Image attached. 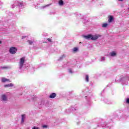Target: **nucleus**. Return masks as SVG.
<instances>
[{"label": "nucleus", "mask_w": 129, "mask_h": 129, "mask_svg": "<svg viewBox=\"0 0 129 129\" xmlns=\"http://www.w3.org/2000/svg\"><path fill=\"white\" fill-rule=\"evenodd\" d=\"M98 37H99L98 35L93 36L91 34H89L85 36V38H86V39H91V40H92L93 41H95L97 40L98 39Z\"/></svg>", "instance_id": "nucleus-1"}, {"label": "nucleus", "mask_w": 129, "mask_h": 129, "mask_svg": "<svg viewBox=\"0 0 129 129\" xmlns=\"http://www.w3.org/2000/svg\"><path fill=\"white\" fill-rule=\"evenodd\" d=\"M24 63H25V57H21L20 58V61L19 62L20 69H22V68H23V66H24Z\"/></svg>", "instance_id": "nucleus-2"}, {"label": "nucleus", "mask_w": 129, "mask_h": 129, "mask_svg": "<svg viewBox=\"0 0 129 129\" xmlns=\"http://www.w3.org/2000/svg\"><path fill=\"white\" fill-rule=\"evenodd\" d=\"M17 51H18V49L17 47H10L9 50L10 54H16V53H17Z\"/></svg>", "instance_id": "nucleus-3"}, {"label": "nucleus", "mask_w": 129, "mask_h": 129, "mask_svg": "<svg viewBox=\"0 0 129 129\" xmlns=\"http://www.w3.org/2000/svg\"><path fill=\"white\" fill-rule=\"evenodd\" d=\"M57 96V94L55 93H51L49 96V98H55Z\"/></svg>", "instance_id": "nucleus-4"}, {"label": "nucleus", "mask_w": 129, "mask_h": 129, "mask_svg": "<svg viewBox=\"0 0 129 129\" xmlns=\"http://www.w3.org/2000/svg\"><path fill=\"white\" fill-rule=\"evenodd\" d=\"M2 82L5 83V82L10 81V79H6L5 78H2Z\"/></svg>", "instance_id": "nucleus-5"}, {"label": "nucleus", "mask_w": 129, "mask_h": 129, "mask_svg": "<svg viewBox=\"0 0 129 129\" xmlns=\"http://www.w3.org/2000/svg\"><path fill=\"white\" fill-rule=\"evenodd\" d=\"M25 114H22V120H21V122L22 123H24L25 121V118H26V117L25 116Z\"/></svg>", "instance_id": "nucleus-6"}, {"label": "nucleus", "mask_w": 129, "mask_h": 129, "mask_svg": "<svg viewBox=\"0 0 129 129\" xmlns=\"http://www.w3.org/2000/svg\"><path fill=\"white\" fill-rule=\"evenodd\" d=\"M113 20V17L110 16L108 19V22L111 23L112 22V20Z\"/></svg>", "instance_id": "nucleus-7"}, {"label": "nucleus", "mask_w": 129, "mask_h": 129, "mask_svg": "<svg viewBox=\"0 0 129 129\" xmlns=\"http://www.w3.org/2000/svg\"><path fill=\"white\" fill-rule=\"evenodd\" d=\"M110 56H111V57H113L116 55V53H115V52L112 51L110 53Z\"/></svg>", "instance_id": "nucleus-8"}, {"label": "nucleus", "mask_w": 129, "mask_h": 129, "mask_svg": "<svg viewBox=\"0 0 129 129\" xmlns=\"http://www.w3.org/2000/svg\"><path fill=\"white\" fill-rule=\"evenodd\" d=\"M12 86H14V85L12 83H11L10 84H8V85H5L4 86V87H12Z\"/></svg>", "instance_id": "nucleus-9"}, {"label": "nucleus", "mask_w": 129, "mask_h": 129, "mask_svg": "<svg viewBox=\"0 0 129 129\" xmlns=\"http://www.w3.org/2000/svg\"><path fill=\"white\" fill-rule=\"evenodd\" d=\"M2 97L3 100H4V101H6V100H7V96L5 95H3Z\"/></svg>", "instance_id": "nucleus-10"}, {"label": "nucleus", "mask_w": 129, "mask_h": 129, "mask_svg": "<svg viewBox=\"0 0 129 129\" xmlns=\"http://www.w3.org/2000/svg\"><path fill=\"white\" fill-rule=\"evenodd\" d=\"M58 4L59 6H63V5H64V2L62 0H59Z\"/></svg>", "instance_id": "nucleus-11"}, {"label": "nucleus", "mask_w": 129, "mask_h": 129, "mask_svg": "<svg viewBox=\"0 0 129 129\" xmlns=\"http://www.w3.org/2000/svg\"><path fill=\"white\" fill-rule=\"evenodd\" d=\"M86 82H89V76H88V75H86Z\"/></svg>", "instance_id": "nucleus-12"}, {"label": "nucleus", "mask_w": 129, "mask_h": 129, "mask_svg": "<svg viewBox=\"0 0 129 129\" xmlns=\"http://www.w3.org/2000/svg\"><path fill=\"white\" fill-rule=\"evenodd\" d=\"M73 51L74 53H75V52H77L78 51V47H74Z\"/></svg>", "instance_id": "nucleus-13"}, {"label": "nucleus", "mask_w": 129, "mask_h": 129, "mask_svg": "<svg viewBox=\"0 0 129 129\" xmlns=\"http://www.w3.org/2000/svg\"><path fill=\"white\" fill-rule=\"evenodd\" d=\"M107 23H104L102 25V27L103 28H106L107 27Z\"/></svg>", "instance_id": "nucleus-14"}, {"label": "nucleus", "mask_w": 129, "mask_h": 129, "mask_svg": "<svg viewBox=\"0 0 129 129\" xmlns=\"http://www.w3.org/2000/svg\"><path fill=\"white\" fill-rule=\"evenodd\" d=\"M28 42L29 43V45H32V44H33V43H34V42H33L32 41H31V40H28Z\"/></svg>", "instance_id": "nucleus-15"}, {"label": "nucleus", "mask_w": 129, "mask_h": 129, "mask_svg": "<svg viewBox=\"0 0 129 129\" xmlns=\"http://www.w3.org/2000/svg\"><path fill=\"white\" fill-rule=\"evenodd\" d=\"M47 41H48V42H50V43H51L52 39H51V38H47Z\"/></svg>", "instance_id": "nucleus-16"}, {"label": "nucleus", "mask_w": 129, "mask_h": 129, "mask_svg": "<svg viewBox=\"0 0 129 129\" xmlns=\"http://www.w3.org/2000/svg\"><path fill=\"white\" fill-rule=\"evenodd\" d=\"M42 127H43V128H46L48 127V126H47L46 125H44L42 126Z\"/></svg>", "instance_id": "nucleus-17"}, {"label": "nucleus", "mask_w": 129, "mask_h": 129, "mask_svg": "<svg viewBox=\"0 0 129 129\" xmlns=\"http://www.w3.org/2000/svg\"><path fill=\"white\" fill-rule=\"evenodd\" d=\"M39 127H37V126H34L33 127H32V129H39Z\"/></svg>", "instance_id": "nucleus-18"}, {"label": "nucleus", "mask_w": 129, "mask_h": 129, "mask_svg": "<svg viewBox=\"0 0 129 129\" xmlns=\"http://www.w3.org/2000/svg\"><path fill=\"white\" fill-rule=\"evenodd\" d=\"M102 60L103 61H104V60H105V57H102Z\"/></svg>", "instance_id": "nucleus-19"}, {"label": "nucleus", "mask_w": 129, "mask_h": 129, "mask_svg": "<svg viewBox=\"0 0 129 129\" xmlns=\"http://www.w3.org/2000/svg\"><path fill=\"white\" fill-rule=\"evenodd\" d=\"M126 103H129V98H127L126 100Z\"/></svg>", "instance_id": "nucleus-20"}, {"label": "nucleus", "mask_w": 129, "mask_h": 129, "mask_svg": "<svg viewBox=\"0 0 129 129\" xmlns=\"http://www.w3.org/2000/svg\"><path fill=\"white\" fill-rule=\"evenodd\" d=\"M69 71L70 73H72V71L71 70V69L69 70Z\"/></svg>", "instance_id": "nucleus-21"}, {"label": "nucleus", "mask_w": 129, "mask_h": 129, "mask_svg": "<svg viewBox=\"0 0 129 129\" xmlns=\"http://www.w3.org/2000/svg\"><path fill=\"white\" fill-rule=\"evenodd\" d=\"M25 38H26V36H22V39H25Z\"/></svg>", "instance_id": "nucleus-22"}, {"label": "nucleus", "mask_w": 129, "mask_h": 129, "mask_svg": "<svg viewBox=\"0 0 129 129\" xmlns=\"http://www.w3.org/2000/svg\"><path fill=\"white\" fill-rule=\"evenodd\" d=\"M118 2H122V1H123V0H118Z\"/></svg>", "instance_id": "nucleus-23"}, {"label": "nucleus", "mask_w": 129, "mask_h": 129, "mask_svg": "<svg viewBox=\"0 0 129 129\" xmlns=\"http://www.w3.org/2000/svg\"><path fill=\"white\" fill-rule=\"evenodd\" d=\"M0 44H2V41L0 40Z\"/></svg>", "instance_id": "nucleus-24"}, {"label": "nucleus", "mask_w": 129, "mask_h": 129, "mask_svg": "<svg viewBox=\"0 0 129 129\" xmlns=\"http://www.w3.org/2000/svg\"><path fill=\"white\" fill-rule=\"evenodd\" d=\"M21 6H23V4H20Z\"/></svg>", "instance_id": "nucleus-25"}]
</instances>
